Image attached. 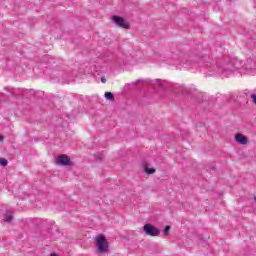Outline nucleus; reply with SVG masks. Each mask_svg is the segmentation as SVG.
I'll list each match as a JSON object with an SVG mask.
<instances>
[{
	"label": "nucleus",
	"mask_w": 256,
	"mask_h": 256,
	"mask_svg": "<svg viewBox=\"0 0 256 256\" xmlns=\"http://www.w3.org/2000/svg\"><path fill=\"white\" fill-rule=\"evenodd\" d=\"M235 141L236 143H239V145H247L249 143V139L241 133L235 135Z\"/></svg>",
	"instance_id": "nucleus-5"
},
{
	"label": "nucleus",
	"mask_w": 256,
	"mask_h": 256,
	"mask_svg": "<svg viewBox=\"0 0 256 256\" xmlns=\"http://www.w3.org/2000/svg\"><path fill=\"white\" fill-rule=\"evenodd\" d=\"M56 163L58 165H62L63 167H67L71 165V159L69 158V156L62 154L56 158Z\"/></svg>",
	"instance_id": "nucleus-4"
},
{
	"label": "nucleus",
	"mask_w": 256,
	"mask_h": 256,
	"mask_svg": "<svg viewBox=\"0 0 256 256\" xmlns=\"http://www.w3.org/2000/svg\"><path fill=\"white\" fill-rule=\"evenodd\" d=\"M112 23H115L117 27H120V29H131V24L125 18L114 15L112 16Z\"/></svg>",
	"instance_id": "nucleus-2"
},
{
	"label": "nucleus",
	"mask_w": 256,
	"mask_h": 256,
	"mask_svg": "<svg viewBox=\"0 0 256 256\" xmlns=\"http://www.w3.org/2000/svg\"><path fill=\"white\" fill-rule=\"evenodd\" d=\"M251 99H252L254 105H256V94H252Z\"/></svg>",
	"instance_id": "nucleus-11"
},
{
	"label": "nucleus",
	"mask_w": 256,
	"mask_h": 256,
	"mask_svg": "<svg viewBox=\"0 0 256 256\" xmlns=\"http://www.w3.org/2000/svg\"><path fill=\"white\" fill-rule=\"evenodd\" d=\"M95 241L98 248V253L103 254L109 251V242H107V239H105V236L103 234L98 235Z\"/></svg>",
	"instance_id": "nucleus-1"
},
{
	"label": "nucleus",
	"mask_w": 256,
	"mask_h": 256,
	"mask_svg": "<svg viewBox=\"0 0 256 256\" xmlns=\"http://www.w3.org/2000/svg\"><path fill=\"white\" fill-rule=\"evenodd\" d=\"M145 171L148 175H153V173H155V168L145 167Z\"/></svg>",
	"instance_id": "nucleus-8"
},
{
	"label": "nucleus",
	"mask_w": 256,
	"mask_h": 256,
	"mask_svg": "<svg viewBox=\"0 0 256 256\" xmlns=\"http://www.w3.org/2000/svg\"><path fill=\"white\" fill-rule=\"evenodd\" d=\"M183 57H184V59H187L189 57V55L184 54Z\"/></svg>",
	"instance_id": "nucleus-13"
},
{
	"label": "nucleus",
	"mask_w": 256,
	"mask_h": 256,
	"mask_svg": "<svg viewBox=\"0 0 256 256\" xmlns=\"http://www.w3.org/2000/svg\"><path fill=\"white\" fill-rule=\"evenodd\" d=\"M182 63H184V64H185V63H187V61H185V60H182Z\"/></svg>",
	"instance_id": "nucleus-15"
},
{
	"label": "nucleus",
	"mask_w": 256,
	"mask_h": 256,
	"mask_svg": "<svg viewBox=\"0 0 256 256\" xmlns=\"http://www.w3.org/2000/svg\"><path fill=\"white\" fill-rule=\"evenodd\" d=\"M255 200H256V198H255Z\"/></svg>",
	"instance_id": "nucleus-16"
},
{
	"label": "nucleus",
	"mask_w": 256,
	"mask_h": 256,
	"mask_svg": "<svg viewBox=\"0 0 256 256\" xmlns=\"http://www.w3.org/2000/svg\"><path fill=\"white\" fill-rule=\"evenodd\" d=\"M101 83H107V79H105V77H101Z\"/></svg>",
	"instance_id": "nucleus-12"
},
{
	"label": "nucleus",
	"mask_w": 256,
	"mask_h": 256,
	"mask_svg": "<svg viewBox=\"0 0 256 256\" xmlns=\"http://www.w3.org/2000/svg\"><path fill=\"white\" fill-rule=\"evenodd\" d=\"M7 159H5V158H2V159H0V165H2V167H7Z\"/></svg>",
	"instance_id": "nucleus-9"
},
{
	"label": "nucleus",
	"mask_w": 256,
	"mask_h": 256,
	"mask_svg": "<svg viewBox=\"0 0 256 256\" xmlns=\"http://www.w3.org/2000/svg\"><path fill=\"white\" fill-rule=\"evenodd\" d=\"M169 231H171V226H166L164 228V235H169Z\"/></svg>",
	"instance_id": "nucleus-10"
},
{
	"label": "nucleus",
	"mask_w": 256,
	"mask_h": 256,
	"mask_svg": "<svg viewBox=\"0 0 256 256\" xmlns=\"http://www.w3.org/2000/svg\"><path fill=\"white\" fill-rule=\"evenodd\" d=\"M0 141H3V136L2 135H0Z\"/></svg>",
	"instance_id": "nucleus-14"
},
{
	"label": "nucleus",
	"mask_w": 256,
	"mask_h": 256,
	"mask_svg": "<svg viewBox=\"0 0 256 256\" xmlns=\"http://www.w3.org/2000/svg\"><path fill=\"white\" fill-rule=\"evenodd\" d=\"M143 231L150 237H158V235L161 233L159 229H157V227L153 226L152 224L144 225Z\"/></svg>",
	"instance_id": "nucleus-3"
},
{
	"label": "nucleus",
	"mask_w": 256,
	"mask_h": 256,
	"mask_svg": "<svg viewBox=\"0 0 256 256\" xmlns=\"http://www.w3.org/2000/svg\"><path fill=\"white\" fill-rule=\"evenodd\" d=\"M105 98L108 99V101H114L115 97L113 96V93L111 92H106L105 93Z\"/></svg>",
	"instance_id": "nucleus-7"
},
{
	"label": "nucleus",
	"mask_w": 256,
	"mask_h": 256,
	"mask_svg": "<svg viewBox=\"0 0 256 256\" xmlns=\"http://www.w3.org/2000/svg\"><path fill=\"white\" fill-rule=\"evenodd\" d=\"M4 221H6V223H11V221H13V214L11 212H7L4 215Z\"/></svg>",
	"instance_id": "nucleus-6"
}]
</instances>
